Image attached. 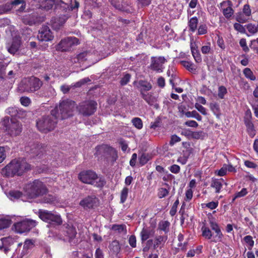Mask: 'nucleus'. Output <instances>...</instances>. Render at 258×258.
<instances>
[{"label": "nucleus", "instance_id": "69168bd1", "mask_svg": "<svg viewBox=\"0 0 258 258\" xmlns=\"http://www.w3.org/2000/svg\"><path fill=\"white\" fill-rule=\"evenodd\" d=\"M20 3L19 5H21V7L18 9L17 8L15 9L17 14H18L19 13H22L25 11V9L26 8V2L24 0H19Z\"/></svg>", "mask_w": 258, "mask_h": 258}, {"label": "nucleus", "instance_id": "2eb2a0df", "mask_svg": "<svg viewBox=\"0 0 258 258\" xmlns=\"http://www.w3.org/2000/svg\"><path fill=\"white\" fill-rule=\"evenodd\" d=\"M37 38L41 41H49L53 39V35L47 26H42L39 30Z\"/></svg>", "mask_w": 258, "mask_h": 258}, {"label": "nucleus", "instance_id": "37998d69", "mask_svg": "<svg viewBox=\"0 0 258 258\" xmlns=\"http://www.w3.org/2000/svg\"><path fill=\"white\" fill-rule=\"evenodd\" d=\"M22 195V193L18 190H11L9 192V196L12 200L19 199Z\"/></svg>", "mask_w": 258, "mask_h": 258}, {"label": "nucleus", "instance_id": "9b49d317", "mask_svg": "<svg viewBox=\"0 0 258 258\" xmlns=\"http://www.w3.org/2000/svg\"><path fill=\"white\" fill-rule=\"evenodd\" d=\"M84 209H93L99 205V199L94 195L88 196L82 199L79 203Z\"/></svg>", "mask_w": 258, "mask_h": 258}, {"label": "nucleus", "instance_id": "a211bd4d", "mask_svg": "<svg viewBox=\"0 0 258 258\" xmlns=\"http://www.w3.org/2000/svg\"><path fill=\"white\" fill-rule=\"evenodd\" d=\"M21 43V38L19 37L16 36L13 38L11 43L7 44V49L9 52L14 54L19 50Z\"/></svg>", "mask_w": 258, "mask_h": 258}, {"label": "nucleus", "instance_id": "7c9ffc66", "mask_svg": "<svg viewBox=\"0 0 258 258\" xmlns=\"http://www.w3.org/2000/svg\"><path fill=\"white\" fill-rule=\"evenodd\" d=\"M54 3L55 0H44L41 2L40 6L42 9L48 11L52 8Z\"/></svg>", "mask_w": 258, "mask_h": 258}, {"label": "nucleus", "instance_id": "423d86ee", "mask_svg": "<svg viewBox=\"0 0 258 258\" xmlns=\"http://www.w3.org/2000/svg\"><path fill=\"white\" fill-rule=\"evenodd\" d=\"M5 131L11 136L19 135L22 131L21 123L15 119L5 117L2 121Z\"/></svg>", "mask_w": 258, "mask_h": 258}, {"label": "nucleus", "instance_id": "13d9d810", "mask_svg": "<svg viewBox=\"0 0 258 258\" xmlns=\"http://www.w3.org/2000/svg\"><path fill=\"white\" fill-rule=\"evenodd\" d=\"M45 196L43 197L42 199V203H51L52 202L54 201L55 198L51 195H46L44 194Z\"/></svg>", "mask_w": 258, "mask_h": 258}, {"label": "nucleus", "instance_id": "39448f33", "mask_svg": "<svg viewBox=\"0 0 258 258\" xmlns=\"http://www.w3.org/2000/svg\"><path fill=\"white\" fill-rule=\"evenodd\" d=\"M76 104L75 102L72 100L67 99L62 100L59 103V105L56 106L54 109L58 110L57 116L58 118L61 119L68 118L74 115Z\"/></svg>", "mask_w": 258, "mask_h": 258}, {"label": "nucleus", "instance_id": "7ed1b4c3", "mask_svg": "<svg viewBox=\"0 0 258 258\" xmlns=\"http://www.w3.org/2000/svg\"><path fill=\"white\" fill-rule=\"evenodd\" d=\"M25 190L27 196L31 199L43 196L47 192L45 185L38 179L28 183L25 186Z\"/></svg>", "mask_w": 258, "mask_h": 258}, {"label": "nucleus", "instance_id": "680f3d73", "mask_svg": "<svg viewBox=\"0 0 258 258\" xmlns=\"http://www.w3.org/2000/svg\"><path fill=\"white\" fill-rule=\"evenodd\" d=\"M207 26L205 24L200 25L198 30V34L204 35L207 33Z\"/></svg>", "mask_w": 258, "mask_h": 258}, {"label": "nucleus", "instance_id": "5fc2aeb1", "mask_svg": "<svg viewBox=\"0 0 258 258\" xmlns=\"http://www.w3.org/2000/svg\"><path fill=\"white\" fill-rule=\"evenodd\" d=\"M211 46L210 42H207L205 45L203 46L201 48L202 53L204 54L210 53L211 51Z\"/></svg>", "mask_w": 258, "mask_h": 258}, {"label": "nucleus", "instance_id": "aec40b11", "mask_svg": "<svg viewBox=\"0 0 258 258\" xmlns=\"http://www.w3.org/2000/svg\"><path fill=\"white\" fill-rule=\"evenodd\" d=\"M27 151L33 156H38L43 151V148L41 144L34 143L27 147Z\"/></svg>", "mask_w": 258, "mask_h": 258}, {"label": "nucleus", "instance_id": "de8ad7c7", "mask_svg": "<svg viewBox=\"0 0 258 258\" xmlns=\"http://www.w3.org/2000/svg\"><path fill=\"white\" fill-rule=\"evenodd\" d=\"M184 239V236L183 235L180 233L178 235V240L179 241V242L178 244V246L179 247H181V249L182 250H185L186 249V245L187 244V242H184L183 244L181 242Z\"/></svg>", "mask_w": 258, "mask_h": 258}, {"label": "nucleus", "instance_id": "f8f14e48", "mask_svg": "<svg viewBox=\"0 0 258 258\" xmlns=\"http://www.w3.org/2000/svg\"><path fill=\"white\" fill-rule=\"evenodd\" d=\"M97 178V174L92 170H85L78 175V178L83 183L94 184V180Z\"/></svg>", "mask_w": 258, "mask_h": 258}, {"label": "nucleus", "instance_id": "864d4df0", "mask_svg": "<svg viewBox=\"0 0 258 258\" xmlns=\"http://www.w3.org/2000/svg\"><path fill=\"white\" fill-rule=\"evenodd\" d=\"M34 241L31 239H26L23 245V249L25 250H28L34 247Z\"/></svg>", "mask_w": 258, "mask_h": 258}, {"label": "nucleus", "instance_id": "052dcab7", "mask_svg": "<svg viewBox=\"0 0 258 258\" xmlns=\"http://www.w3.org/2000/svg\"><path fill=\"white\" fill-rule=\"evenodd\" d=\"M191 136L195 139H203L205 137V134L202 131L194 132L191 133Z\"/></svg>", "mask_w": 258, "mask_h": 258}, {"label": "nucleus", "instance_id": "a19ab883", "mask_svg": "<svg viewBox=\"0 0 258 258\" xmlns=\"http://www.w3.org/2000/svg\"><path fill=\"white\" fill-rule=\"evenodd\" d=\"M184 114L187 117H194L198 121H201L202 119V116L196 110L187 111Z\"/></svg>", "mask_w": 258, "mask_h": 258}, {"label": "nucleus", "instance_id": "ddd939ff", "mask_svg": "<svg viewBox=\"0 0 258 258\" xmlns=\"http://www.w3.org/2000/svg\"><path fill=\"white\" fill-rule=\"evenodd\" d=\"M62 231L64 232V233L63 235L59 233V238L63 240H68L69 242L74 239L77 234L75 228L73 226L69 225H64L62 227Z\"/></svg>", "mask_w": 258, "mask_h": 258}, {"label": "nucleus", "instance_id": "4c0bfd02", "mask_svg": "<svg viewBox=\"0 0 258 258\" xmlns=\"http://www.w3.org/2000/svg\"><path fill=\"white\" fill-rule=\"evenodd\" d=\"M245 123L247 127V130L249 135L251 137H253L255 135V130H254V126L253 123L251 121L247 120L245 121Z\"/></svg>", "mask_w": 258, "mask_h": 258}, {"label": "nucleus", "instance_id": "c85d7f7f", "mask_svg": "<svg viewBox=\"0 0 258 258\" xmlns=\"http://www.w3.org/2000/svg\"><path fill=\"white\" fill-rule=\"evenodd\" d=\"M199 22L198 19L196 17H194L189 19L188 22L189 30L194 32L197 29V26Z\"/></svg>", "mask_w": 258, "mask_h": 258}, {"label": "nucleus", "instance_id": "dca6fc26", "mask_svg": "<svg viewBox=\"0 0 258 258\" xmlns=\"http://www.w3.org/2000/svg\"><path fill=\"white\" fill-rule=\"evenodd\" d=\"M114 152L112 148L106 145H102L96 148V153L95 155L100 157H107L109 155Z\"/></svg>", "mask_w": 258, "mask_h": 258}, {"label": "nucleus", "instance_id": "4468645a", "mask_svg": "<svg viewBox=\"0 0 258 258\" xmlns=\"http://www.w3.org/2000/svg\"><path fill=\"white\" fill-rule=\"evenodd\" d=\"M221 11L223 16L227 20H230L234 15V11L232 8L233 4L231 1L227 0L220 3Z\"/></svg>", "mask_w": 258, "mask_h": 258}, {"label": "nucleus", "instance_id": "ea45409f", "mask_svg": "<svg viewBox=\"0 0 258 258\" xmlns=\"http://www.w3.org/2000/svg\"><path fill=\"white\" fill-rule=\"evenodd\" d=\"M181 64L188 71L190 72H194L196 71L195 65L193 63L185 60H182L180 62Z\"/></svg>", "mask_w": 258, "mask_h": 258}, {"label": "nucleus", "instance_id": "774afa93", "mask_svg": "<svg viewBox=\"0 0 258 258\" xmlns=\"http://www.w3.org/2000/svg\"><path fill=\"white\" fill-rule=\"evenodd\" d=\"M87 54L88 52L87 51H84L79 53L77 57L78 62L83 61L86 60Z\"/></svg>", "mask_w": 258, "mask_h": 258}, {"label": "nucleus", "instance_id": "bf43d9fd", "mask_svg": "<svg viewBox=\"0 0 258 258\" xmlns=\"http://www.w3.org/2000/svg\"><path fill=\"white\" fill-rule=\"evenodd\" d=\"M169 194V191L165 188H160L158 190V196L161 199L167 196Z\"/></svg>", "mask_w": 258, "mask_h": 258}, {"label": "nucleus", "instance_id": "473e14b6", "mask_svg": "<svg viewBox=\"0 0 258 258\" xmlns=\"http://www.w3.org/2000/svg\"><path fill=\"white\" fill-rule=\"evenodd\" d=\"M202 236L206 239H210L213 236V233L209 227L205 226H202L201 228Z\"/></svg>", "mask_w": 258, "mask_h": 258}, {"label": "nucleus", "instance_id": "c756f323", "mask_svg": "<svg viewBox=\"0 0 258 258\" xmlns=\"http://www.w3.org/2000/svg\"><path fill=\"white\" fill-rule=\"evenodd\" d=\"M69 16L68 14H63L56 18L54 20V25L56 26H62L69 18Z\"/></svg>", "mask_w": 258, "mask_h": 258}, {"label": "nucleus", "instance_id": "b1692460", "mask_svg": "<svg viewBox=\"0 0 258 258\" xmlns=\"http://www.w3.org/2000/svg\"><path fill=\"white\" fill-rule=\"evenodd\" d=\"M110 251L113 254L117 255L120 250V246L118 241L114 240L111 242L109 246Z\"/></svg>", "mask_w": 258, "mask_h": 258}, {"label": "nucleus", "instance_id": "09e8293b", "mask_svg": "<svg viewBox=\"0 0 258 258\" xmlns=\"http://www.w3.org/2000/svg\"><path fill=\"white\" fill-rule=\"evenodd\" d=\"M132 122L135 127L140 130L143 127V122L141 118L139 117H135L132 120Z\"/></svg>", "mask_w": 258, "mask_h": 258}, {"label": "nucleus", "instance_id": "f704fd0d", "mask_svg": "<svg viewBox=\"0 0 258 258\" xmlns=\"http://www.w3.org/2000/svg\"><path fill=\"white\" fill-rule=\"evenodd\" d=\"M245 27L251 35H253L258 32V24L255 25L249 23L245 25Z\"/></svg>", "mask_w": 258, "mask_h": 258}, {"label": "nucleus", "instance_id": "4d7b16f0", "mask_svg": "<svg viewBox=\"0 0 258 258\" xmlns=\"http://www.w3.org/2000/svg\"><path fill=\"white\" fill-rule=\"evenodd\" d=\"M227 89L224 86H221L219 87L218 96L220 98L223 99L225 95L227 94Z\"/></svg>", "mask_w": 258, "mask_h": 258}, {"label": "nucleus", "instance_id": "f257e3e1", "mask_svg": "<svg viewBox=\"0 0 258 258\" xmlns=\"http://www.w3.org/2000/svg\"><path fill=\"white\" fill-rule=\"evenodd\" d=\"M31 169V165L24 160L14 159L2 169L1 174L5 177L21 176Z\"/></svg>", "mask_w": 258, "mask_h": 258}, {"label": "nucleus", "instance_id": "8fccbe9b", "mask_svg": "<svg viewBox=\"0 0 258 258\" xmlns=\"http://www.w3.org/2000/svg\"><path fill=\"white\" fill-rule=\"evenodd\" d=\"M243 74L245 77L251 80L254 81L255 80V77L253 75V73L249 68H245L243 70Z\"/></svg>", "mask_w": 258, "mask_h": 258}, {"label": "nucleus", "instance_id": "79ce46f5", "mask_svg": "<svg viewBox=\"0 0 258 258\" xmlns=\"http://www.w3.org/2000/svg\"><path fill=\"white\" fill-rule=\"evenodd\" d=\"M139 85L140 87L144 91H149L152 89V85L147 81L140 80L139 82Z\"/></svg>", "mask_w": 258, "mask_h": 258}, {"label": "nucleus", "instance_id": "72a5a7b5", "mask_svg": "<svg viewBox=\"0 0 258 258\" xmlns=\"http://www.w3.org/2000/svg\"><path fill=\"white\" fill-rule=\"evenodd\" d=\"M93 183L94 184H91L93 185L96 187L101 188L105 185L106 181L104 178L102 177H98L97 175V178H95V180H94Z\"/></svg>", "mask_w": 258, "mask_h": 258}, {"label": "nucleus", "instance_id": "bb28decb", "mask_svg": "<svg viewBox=\"0 0 258 258\" xmlns=\"http://www.w3.org/2000/svg\"><path fill=\"white\" fill-rule=\"evenodd\" d=\"M79 6V3L75 1L74 6L72 5L71 7H69L67 4H66L63 2H61L60 6H59L58 5H57L56 8L57 9L62 8L63 10H66V13L67 10H68L69 11H72L73 10H75V9H78Z\"/></svg>", "mask_w": 258, "mask_h": 258}, {"label": "nucleus", "instance_id": "5701e85b", "mask_svg": "<svg viewBox=\"0 0 258 258\" xmlns=\"http://www.w3.org/2000/svg\"><path fill=\"white\" fill-rule=\"evenodd\" d=\"M209 223L211 229L215 231V233H216L215 237H217L219 240H221L223 237V234L219 227L218 224L213 219L210 220Z\"/></svg>", "mask_w": 258, "mask_h": 258}, {"label": "nucleus", "instance_id": "603ef678", "mask_svg": "<svg viewBox=\"0 0 258 258\" xmlns=\"http://www.w3.org/2000/svg\"><path fill=\"white\" fill-rule=\"evenodd\" d=\"M150 158L148 154L143 153L139 158L140 163L143 165L147 163Z\"/></svg>", "mask_w": 258, "mask_h": 258}, {"label": "nucleus", "instance_id": "6ab92c4d", "mask_svg": "<svg viewBox=\"0 0 258 258\" xmlns=\"http://www.w3.org/2000/svg\"><path fill=\"white\" fill-rule=\"evenodd\" d=\"M150 68L152 70L161 72L162 71V66L165 61L164 57H152Z\"/></svg>", "mask_w": 258, "mask_h": 258}, {"label": "nucleus", "instance_id": "c9c22d12", "mask_svg": "<svg viewBox=\"0 0 258 258\" xmlns=\"http://www.w3.org/2000/svg\"><path fill=\"white\" fill-rule=\"evenodd\" d=\"M235 20L239 23H245L247 22L248 19L242 12H239L236 13Z\"/></svg>", "mask_w": 258, "mask_h": 258}, {"label": "nucleus", "instance_id": "2f4dec72", "mask_svg": "<svg viewBox=\"0 0 258 258\" xmlns=\"http://www.w3.org/2000/svg\"><path fill=\"white\" fill-rule=\"evenodd\" d=\"M211 186L215 189V192L216 193H219L222 187V183L219 179H213Z\"/></svg>", "mask_w": 258, "mask_h": 258}, {"label": "nucleus", "instance_id": "393cba45", "mask_svg": "<svg viewBox=\"0 0 258 258\" xmlns=\"http://www.w3.org/2000/svg\"><path fill=\"white\" fill-rule=\"evenodd\" d=\"M141 95L142 97L150 105H154V104L157 101L156 97L150 93H144L141 91Z\"/></svg>", "mask_w": 258, "mask_h": 258}, {"label": "nucleus", "instance_id": "a878e982", "mask_svg": "<svg viewBox=\"0 0 258 258\" xmlns=\"http://www.w3.org/2000/svg\"><path fill=\"white\" fill-rule=\"evenodd\" d=\"M20 2L19 0H14L11 3H7L5 5H2L4 12L10 11L13 8L16 9V7L19 5Z\"/></svg>", "mask_w": 258, "mask_h": 258}, {"label": "nucleus", "instance_id": "412c9836", "mask_svg": "<svg viewBox=\"0 0 258 258\" xmlns=\"http://www.w3.org/2000/svg\"><path fill=\"white\" fill-rule=\"evenodd\" d=\"M155 230L153 228L151 227H144L140 233L142 242H143L150 237L153 236Z\"/></svg>", "mask_w": 258, "mask_h": 258}, {"label": "nucleus", "instance_id": "1a4fd4ad", "mask_svg": "<svg viewBox=\"0 0 258 258\" xmlns=\"http://www.w3.org/2000/svg\"><path fill=\"white\" fill-rule=\"evenodd\" d=\"M37 225V222L35 220L26 219L21 222L14 224L16 231L17 233H23L28 232Z\"/></svg>", "mask_w": 258, "mask_h": 258}, {"label": "nucleus", "instance_id": "cd10ccee", "mask_svg": "<svg viewBox=\"0 0 258 258\" xmlns=\"http://www.w3.org/2000/svg\"><path fill=\"white\" fill-rule=\"evenodd\" d=\"M167 238L163 236H158L153 239V248L156 249L159 245H164Z\"/></svg>", "mask_w": 258, "mask_h": 258}, {"label": "nucleus", "instance_id": "e433bc0d", "mask_svg": "<svg viewBox=\"0 0 258 258\" xmlns=\"http://www.w3.org/2000/svg\"><path fill=\"white\" fill-rule=\"evenodd\" d=\"M170 225V224L168 221H162L159 223L158 228L165 233H167L169 231Z\"/></svg>", "mask_w": 258, "mask_h": 258}, {"label": "nucleus", "instance_id": "9d476101", "mask_svg": "<svg viewBox=\"0 0 258 258\" xmlns=\"http://www.w3.org/2000/svg\"><path fill=\"white\" fill-rule=\"evenodd\" d=\"M79 44V40L75 37H68L62 39L56 45V49L61 51H68L71 47Z\"/></svg>", "mask_w": 258, "mask_h": 258}, {"label": "nucleus", "instance_id": "f03ea898", "mask_svg": "<svg viewBox=\"0 0 258 258\" xmlns=\"http://www.w3.org/2000/svg\"><path fill=\"white\" fill-rule=\"evenodd\" d=\"M57 109L52 110L49 114L43 115L37 120L36 126L40 132L47 133L54 130L58 119Z\"/></svg>", "mask_w": 258, "mask_h": 258}, {"label": "nucleus", "instance_id": "338daca9", "mask_svg": "<svg viewBox=\"0 0 258 258\" xmlns=\"http://www.w3.org/2000/svg\"><path fill=\"white\" fill-rule=\"evenodd\" d=\"M239 44L240 46L242 48V49L244 52H246L249 51V48L247 46L246 41L245 39H241L239 41Z\"/></svg>", "mask_w": 258, "mask_h": 258}, {"label": "nucleus", "instance_id": "c03bdc74", "mask_svg": "<svg viewBox=\"0 0 258 258\" xmlns=\"http://www.w3.org/2000/svg\"><path fill=\"white\" fill-rule=\"evenodd\" d=\"M243 240L248 245V248L251 250L254 245V241L252 239V237L250 235H247L244 237Z\"/></svg>", "mask_w": 258, "mask_h": 258}, {"label": "nucleus", "instance_id": "e2e57ef3", "mask_svg": "<svg viewBox=\"0 0 258 258\" xmlns=\"http://www.w3.org/2000/svg\"><path fill=\"white\" fill-rule=\"evenodd\" d=\"M191 53L196 62L199 63L202 61L201 55L200 53L199 50L195 51H192V52H191Z\"/></svg>", "mask_w": 258, "mask_h": 258}, {"label": "nucleus", "instance_id": "0e129e2a", "mask_svg": "<svg viewBox=\"0 0 258 258\" xmlns=\"http://www.w3.org/2000/svg\"><path fill=\"white\" fill-rule=\"evenodd\" d=\"M242 13L246 17H249L251 15V11L249 5L246 4L244 5L242 10Z\"/></svg>", "mask_w": 258, "mask_h": 258}, {"label": "nucleus", "instance_id": "f3484780", "mask_svg": "<svg viewBox=\"0 0 258 258\" xmlns=\"http://www.w3.org/2000/svg\"><path fill=\"white\" fill-rule=\"evenodd\" d=\"M111 5L120 11L131 13L133 11L132 7L127 3H123L121 0H110Z\"/></svg>", "mask_w": 258, "mask_h": 258}, {"label": "nucleus", "instance_id": "6e6552de", "mask_svg": "<svg viewBox=\"0 0 258 258\" xmlns=\"http://www.w3.org/2000/svg\"><path fill=\"white\" fill-rule=\"evenodd\" d=\"M39 217L42 220L53 226L60 225L62 222L59 215H55L47 211H39Z\"/></svg>", "mask_w": 258, "mask_h": 258}, {"label": "nucleus", "instance_id": "4be33fe9", "mask_svg": "<svg viewBox=\"0 0 258 258\" xmlns=\"http://www.w3.org/2000/svg\"><path fill=\"white\" fill-rule=\"evenodd\" d=\"M23 23L26 25H33L37 23V18L35 15L28 14L23 16L21 18Z\"/></svg>", "mask_w": 258, "mask_h": 258}, {"label": "nucleus", "instance_id": "20e7f679", "mask_svg": "<svg viewBox=\"0 0 258 258\" xmlns=\"http://www.w3.org/2000/svg\"><path fill=\"white\" fill-rule=\"evenodd\" d=\"M42 85V81L37 78H25L19 83L18 90L21 93L34 92L38 90Z\"/></svg>", "mask_w": 258, "mask_h": 258}, {"label": "nucleus", "instance_id": "3c124183", "mask_svg": "<svg viewBox=\"0 0 258 258\" xmlns=\"http://www.w3.org/2000/svg\"><path fill=\"white\" fill-rule=\"evenodd\" d=\"M112 229L115 231H118L119 233L124 232L126 233V226L123 224L121 225H114L112 226Z\"/></svg>", "mask_w": 258, "mask_h": 258}, {"label": "nucleus", "instance_id": "49530a36", "mask_svg": "<svg viewBox=\"0 0 258 258\" xmlns=\"http://www.w3.org/2000/svg\"><path fill=\"white\" fill-rule=\"evenodd\" d=\"M128 188L126 187H123L120 193V203H124L128 196Z\"/></svg>", "mask_w": 258, "mask_h": 258}, {"label": "nucleus", "instance_id": "a18cd8bd", "mask_svg": "<svg viewBox=\"0 0 258 258\" xmlns=\"http://www.w3.org/2000/svg\"><path fill=\"white\" fill-rule=\"evenodd\" d=\"M11 224V220L5 219H0V229H4L9 227Z\"/></svg>", "mask_w": 258, "mask_h": 258}, {"label": "nucleus", "instance_id": "6e6d98bb", "mask_svg": "<svg viewBox=\"0 0 258 258\" xmlns=\"http://www.w3.org/2000/svg\"><path fill=\"white\" fill-rule=\"evenodd\" d=\"M90 81H91V80L89 78H88V77L85 78H83V79L80 80L79 81L76 82L74 84V86L76 88L80 87L82 85H84V84H85L88 82H90Z\"/></svg>", "mask_w": 258, "mask_h": 258}, {"label": "nucleus", "instance_id": "58836bf2", "mask_svg": "<svg viewBox=\"0 0 258 258\" xmlns=\"http://www.w3.org/2000/svg\"><path fill=\"white\" fill-rule=\"evenodd\" d=\"M233 27L234 29L238 32H240L242 34H246L248 36H249L246 33L245 25L243 26L241 24V23L238 22L234 23L233 25Z\"/></svg>", "mask_w": 258, "mask_h": 258}, {"label": "nucleus", "instance_id": "0eeeda50", "mask_svg": "<svg viewBox=\"0 0 258 258\" xmlns=\"http://www.w3.org/2000/svg\"><path fill=\"white\" fill-rule=\"evenodd\" d=\"M97 105L95 101L88 100L80 103L76 107L79 114L88 116L92 115L96 111Z\"/></svg>", "mask_w": 258, "mask_h": 258}]
</instances>
